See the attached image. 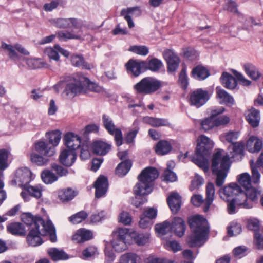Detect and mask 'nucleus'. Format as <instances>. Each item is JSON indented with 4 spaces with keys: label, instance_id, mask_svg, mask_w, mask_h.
I'll list each match as a JSON object with an SVG mask.
<instances>
[{
    "label": "nucleus",
    "instance_id": "1",
    "mask_svg": "<svg viewBox=\"0 0 263 263\" xmlns=\"http://www.w3.org/2000/svg\"><path fill=\"white\" fill-rule=\"evenodd\" d=\"M221 199L228 200L229 197L237 195L236 200L237 203L246 209L252 208L261 195V191L251 186L246 189L244 192L240 186L234 183H231L219 190Z\"/></svg>",
    "mask_w": 263,
    "mask_h": 263
},
{
    "label": "nucleus",
    "instance_id": "2",
    "mask_svg": "<svg viewBox=\"0 0 263 263\" xmlns=\"http://www.w3.org/2000/svg\"><path fill=\"white\" fill-rule=\"evenodd\" d=\"M188 223L193 234L186 238V243L190 247L202 246L209 233L207 220L203 216L195 215L188 218Z\"/></svg>",
    "mask_w": 263,
    "mask_h": 263
},
{
    "label": "nucleus",
    "instance_id": "3",
    "mask_svg": "<svg viewBox=\"0 0 263 263\" xmlns=\"http://www.w3.org/2000/svg\"><path fill=\"white\" fill-rule=\"evenodd\" d=\"M213 147V142L204 135H201L198 139L195 153L190 157L191 161L194 162L205 173L209 169L208 158Z\"/></svg>",
    "mask_w": 263,
    "mask_h": 263
},
{
    "label": "nucleus",
    "instance_id": "4",
    "mask_svg": "<svg viewBox=\"0 0 263 263\" xmlns=\"http://www.w3.org/2000/svg\"><path fill=\"white\" fill-rule=\"evenodd\" d=\"M230 167L228 156H221L220 151L214 154L212 159V170L216 176L215 183L217 187H221L224 183Z\"/></svg>",
    "mask_w": 263,
    "mask_h": 263
},
{
    "label": "nucleus",
    "instance_id": "5",
    "mask_svg": "<svg viewBox=\"0 0 263 263\" xmlns=\"http://www.w3.org/2000/svg\"><path fill=\"white\" fill-rule=\"evenodd\" d=\"M158 171L153 167L144 169L138 177V182L134 188L137 194H149L153 190V181L158 178Z\"/></svg>",
    "mask_w": 263,
    "mask_h": 263
},
{
    "label": "nucleus",
    "instance_id": "6",
    "mask_svg": "<svg viewBox=\"0 0 263 263\" xmlns=\"http://www.w3.org/2000/svg\"><path fill=\"white\" fill-rule=\"evenodd\" d=\"M66 86L63 93L66 96L74 97L86 92L87 78L82 74L76 73L66 77Z\"/></svg>",
    "mask_w": 263,
    "mask_h": 263
},
{
    "label": "nucleus",
    "instance_id": "7",
    "mask_svg": "<svg viewBox=\"0 0 263 263\" xmlns=\"http://www.w3.org/2000/svg\"><path fill=\"white\" fill-rule=\"evenodd\" d=\"M162 86L161 82L153 77L143 78L134 86L135 90L139 93L149 95L159 89Z\"/></svg>",
    "mask_w": 263,
    "mask_h": 263
},
{
    "label": "nucleus",
    "instance_id": "8",
    "mask_svg": "<svg viewBox=\"0 0 263 263\" xmlns=\"http://www.w3.org/2000/svg\"><path fill=\"white\" fill-rule=\"evenodd\" d=\"M215 196V187L213 183L209 182L206 187V198L203 199L202 195L194 194L191 197V203L196 206H200L203 204L204 212H206L209 210L210 206L212 204Z\"/></svg>",
    "mask_w": 263,
    "mask_h": 263
},
{
    "label": "nucleus",
    "instance_id": "9",
    "mask_svg": "<svg viewBox=\"0 0 263 263\" xmlns=\"http://www.w3.org/2000/svg\"><path fill=\"white\" fill-rule=\"evenodd\" d=\"M35 229L40 230L41 235H49L52 242L57 241L55 229L50 220L45 222L41 218H37L35 223Z\"/></svg>",
    "mask_w": 263,
    "mask_h": 263
},
{
    "label": "nucleus",
    "instance_id": "10",
    "mask_svg": "<svg viewBox=\"0 0 263 263\" xmlns=\"http://www.w3.org/2000/svg\"><path fill=\"white\" fill-rule=\"evenodd\" d=\"M56 35L61 41H66L68 40L76 39L81 41L87 40V34L83 29H78L74 27L71 32L60 31L57 32Z\"/></svg>",
    "mask_w": 263,
    "mask_h": 263
},
{
    "label": "nucleus",
    "instance_id": "11",
    "mask_svg": "<svg viewBox=\"0 0 263 263\" xmlns=\"http://www.w3.org/2000/svg\"><path fill=\"white\" fill-rule=\"evenodd\" d=\"M102 122L104 127L108 133L110 135H114L117 145L119 146L122 145L123 141L122 132L120 129L115 128V125L111 118L107 115H103Z\"/></svg>",
    "mask_w": 263,
    "mask_h": 263
},
{
    "label": "nucleus",
    "instance_id": "12",
    "mask_svg": "<svg viewBox=\"0 0 263 263\" xmlns=\"http://www.w3.org/2000/svg\"><path fill=\"white\" fill-rule=\"evenodd\" d=\"M32 173L27 167H21L17 169L13 180L16 185L26 187L31 180Z\"/></svg>",
    "mask_w": 263,
    "mask_h": 263
},
{
    "label": "nucleus",
    "instance_id": "13",
    "mask_svg": "<svg viewBox=\"0 0 263 263\" xmlns=\"http://www.w3.org/2000/svg\"><path fill=\"white\" fill-rule=\"evenodd\" d=\"M209 98L210 95L208 91L199 88L191 94L190 102L192 105L198 108L205 104Z\"/></svg>",
    "mask_w": 263,
    "mask_h": 263
},
{
    "label": "nucleus",
    "instance_id": "14",
    "mask_svg": "<svg viewBox=\"0 0 263 263\" xmlns=\"http://www.w3.org/2000/svg\"><path fill=\"white\" fill-rule=\"evenodd\" d=\"M34 149L36 152L46 157H52L55 153V148L44 141L36 142L34 145Z\"/></svg>",
    "mask_w": 263,
    "mask_h": 263
},
{
    "label": "nucleus",
    "instance_id": "15",
    "mask_svg": "<svg viewBox=\"0 0 263 263\" xmlns=\"http://www.w3.org/2000/svg\"><path fill=\"white\" fill-rule=\"evenodd\" d=\"M163 55L167 63L168 70L174 72L179 67L180 60L176 54L171 50H166Z\"/></svg>",
    "mask_w": 263,
    "mask_h": 263
},
{
    "label": "nucleus",
    "instance_id": "16",
    "mask_svg": "<svg viewBox=\"0 0 263 263\" xmlns=\"http://www.w3.org/2000/svg\"><path fill=\"white\" fill-rule=\"evenodd\" d=\"M44 53L50 59L55 61H58L60 59L58 53H60L66 58L69 55V53L67 50L62 48L58 44L55 45L53 47L46 48L44 50Z\"/></svg>",
    "mask_w": 263,
    "mask_h": 263
},
{
    "label": "nucleus",
    "instance_id": "17",
    "mask_svg": "<svg viewBox=\"0 0 263 263\" xmlns=\"http://www.w3.org/2000/svg\"><path fill=\"white\" fill-rule=\"evenodd\" d=\"M64 141L65 145L69 149L74 151L80 146L81 139L74 133L68 132L64 135Z\"/></svg>",
    "mask_w": 263,
    "mask_h": 263
},
{
    "label": "nucleus",
    "instance_id": "18",
    "mask_svg": "<svg viewBox=\"0 0 263 263\" xmlns=\"http://www.w3.org/2000/svg\"><path fill=\"white\" fill-rule=\"evenodd\" d=\"M141 11L140 7L137 6L122 9L120 15L123 16L124 19L127 21L129 28H132L135 26L134 23L132 19V16H139L141 15Z\"/></svg>",
    "mask_w": 263,
    "mask_h": 263
},
{
    "label": "nucleus",
    "instance_id": "19",
    "mask_svg": "<svg viewBox=\"0 0 263 263\" xmlns=\"http://www.w3.org/2000/svg\"><path fill=\"white\" fill-rule=\"evenodd\" d=\"M1 48L8 52L9 56L11 59L17 57L16 50L24 55H28L29 53L26 49L20 44H15L14 46H12L3 42L2 43Z\"/></svg>",
    "mask_w": 263,
    "mask_h": 263
},
{
    "label": "nucleus",
    "instance_id": "20",
    "mask_svg": "<svg viewBox=\"0 0 263 263\" xmlns=\"http://www.w3.org/2000/svg\"><path fill=\"white\" fill-rule=\"evenodd\" d=\"M126 66L128 71H130L135 76H138L141 70L145 69L146 62L130 60L126 64Z\"/></svg>",
    "mask_w": 263,
    "mask_h": 263
},
{
    "label": "nucleus",
    "instance_id": "21",
    "mask_svg": "<svg viewBox=\"0 0 263 263\" xmlns=\"http://www.w3.org/2000/svg\"><path fill=\"white\" fill-rule=\"evenodd\" d=\"M108 185L106 177L104 176H100L98 178L94 184V187L96 189L95 196L96 198H100L106 194Z\"/></svg>",
    "mask_w": 263,
    "mask_h": 263
},
{
    "label": "nucleus",
    "instance_id": "22",
    "mask_svg": "<svg viewBox=\"0 0 263 263\" xmlns=\"http://www.w3.org/2000/svg\"><path fill=\"white\" fill-rule=\"evenodd\" d=\"M77 158V154L74 151L64 149L59 156L60 162L66 166H70L74 162Z\"/></svg>",
    "mask_w": 263,
    "mask_h": 263
},
{
    "label": "nucleus",
    "instance_id": "23",
    "mask_svg": "<svg viewBox=\"0 0 263 263\" xmlns=\"http://www.w3.org/2000/svg\"><path fill=\"white\" fill-rule=\"evenodd\" d=\"M167 201L172 212L174 214L178 213L181 204V197L179 194L175 192L171 193Z\"/></svg>",
    "mask_w": 263,
    "mask_h": 263
},
{
    "label": "nucleus",
    "instance_id": "24",
    "mask_svg": "<svg viewBox=\"0 0 263 263\" xmlns=\"http://www.w3.org/2000/svg\"><path fill=\"white\" fill-rule=\"evenodd\" d=\"M263 145L262 140L256 136H251L247 142V149L251 153L260 151Z\"/></svg>",
    "mask_w": 263,
    "mask_h": 263
},
{
    "label": "nucleus",
    "instance_id": "25",
    "mask_svg": "<svg viewBox=\"0 0 263 263\" xmlns=\"http://www.w3.org/2000/svg\"><path fill=\"white\" fill-rule=\"evenodd\" d=\"M51 23L55 26L60 28L76 27L78 21L73 18H58L52 20Z\"/></svg>",
    "mask_w": 263,
    "mask_h": 263
},
{
    "label": "nucleus",
    "instance_id": "26",
    "mask_svg": "<svg viewBox=\"0 0 263 263\" xmlns=\"http://www.w3.org/2000/svg\"><path fill=\"white\" fill-rule=\"evenodd\" d=\"M40 235H41L40 230L36 229L34 230L32 227L27 237L28 244L33 247L42 244V241Z\"/></svg>",
    "mask_w": 263,
    "mask_h": 263
},
{
    "label": "nucleus",
    "instance_id": "27",
    "mask_svg": "<svg viewBox=\"0 0 263 263\" xmlns=\"http://www.w3.org/2000/svg\"><path fill=\"white\" fill-rule=\"evenodd\" d=\"M220 81L222 85L228 89H234L237 84L235 78L227 72L222 73Z\"/></svg>",
    "mask_w": 263,
    "mask_h": 263
},
{
    "label": "nucleus",
    "instance_id": "28",
    "mask_svg": "<svg viewBox=\"0 0 263 263\" xmlns=\"http://www.w3.org/2000/svg\"><path fill=\"white\" fill-rule=\"evenodd\" d=\"M216 92L217 98L219 100V102L221 104L224 103L229 105L234 104V100L233 98L224 89L217 87Z\"/></svg>",
    "mask_w": 263,
    "mask_h": 263
},
{
    "label": "nucleus",
    "instance_id": "29",
    "mask_svg": "<svg viewBox=\"0 0 263 263\" xmlns=\"http://www.w3.org/2000/svg\"><path fill=\"white\" fill-rule=\"evenodd\" d=\"M246 119L253 127H257L260 120L259 111L255 108L248 110L246 113Z\"/></svg>",
    "mask_w": 263,
    "mask_h": 263
},
{
    "label": "nucleus",
    "instance_id": "30",
    "mask_svg": "<svg viewBox=\"0 0 263 263\" xmlns=\"http://www.w3.org/2000/svg\"><path fill=\"white\" fill-rule=\"evenodd\" d=\"M143 120L144 123L156 127L160 126H169L170 125L168 121L163 118L145 117L143 118Z\"/></svg>",
    "mask_w": 263,
    "mask_h": 263
},
{
    "label": "nucleus",
    "instance_id": "31",
    "mask_svg": "<svg viewBox=\"0 0 263 263\" xmlns=\"http://www.w3.org/2000/svg\"><path fill=\"white\" fill-rule=\"evenodd\" d=\"M155 149L158 155L163 156L171 152L172 145L166 140H160L156 145Z\"/></svg>",
    "mask_w": 263,
    "mask_h": 263
},
{
    "label": "nucleus",
    "instance_id": "32",
    "mask_svg": "<svg viewBox=\"0 0 263 263\" xmlns=\"http://www.w3.org/2000/svg\"><path fill=\"white\" fill-rule=\"evenodd\" d=\"M209 70L202 65H198L194 68L192 71V76L196 79L204 80L209 76Z\"/></svg>",
    "mask_w": 263,
    "mask_h": 263
},
{
    "label": "nucleus",
    "instance_id": "33",
    "mask_svg": "<svg viewBox=\"0 0 263 263\" xmlns=\"http://www.w3.org/2000/svg\"><path fill=\"white\" fill-rule=\"evenodd\" d=\"M92 148L95 154L99 155H104L109 151L110 145L103 141H97L93 142Z\"/></svg>",
    "mask_w": 263,
    "mask_h": 263
},
{
    "label": "nucleus",
    "instance_id": "34",
    "mask_svg": "<svg viewBox=\"0 0 263 263\" xmlns=\"http://www.w3.org/2000/svg\"><path fill=\"white\" fill-rule=\"evenodd\" d=\"M61 132L59 130H54L46 133V135L49 139V143L55 148L57 146L61 138Z\"/></svg>",
    "mask_w": 263,
    "mask_h": 263
},
{
    "label": "nucleus",
    "instance_id": "35",
    "mask_svg": "<svg viewBox=\"0 0 263 263\" xmlns=\"http://www.w3.org/2000/svg\"><path fill=\"white\" fill-rule=\"evenodd\" d=\"M27 65L32 69L48 68L49 65L40 59L27 58L25 59Z\"/></svg>",
    "mask_w": 263,
    "mask_h": 263
},
{
    "label": "nucleus",
    "instance_id": "36",
    "mask_svg": "<svg viewBox=\"0 0 263 263\" xmlns=\"http://www.w3.org/2000/svg\"><path fill=\"white\" fill-rule=\"evenodd\" d=\"M76 195V192L70 188L62 189L58 191V198L63 202L72 199Z\"/></svg>",
    "mask_w": 263,
    "mask_h": 263
},
{
    "label": "nucleus",
    "instance_id": "37",
    "mask_svg": "<svg viewBox=\"0 0 263 263\" xmlns=\"http://www.w3.org/2000/svg\"><path fill=\"white\" fill-rule=\"evenodd\" d=\"M246 73L253 80L258 79L261 76L257 68L252 64L247 63L244 64Z\"/></svg>",
    "mask_w": 263,
    "mask_h": 263
},
{
    "label": "nucleus",
    "instance_id": "38",
    "mask_svg": "<svg viewBox=\"0 0 263 263\" xmlns=\"http://www.w3.org/2000/svg\"><path fill=\"white\" fill-rule=\"evenodd\" d=\"M7 230L13 235H24L26 231L23 225L20 223H12L7 226Z\"/></svg>",
    "mask_w": 263,
    "mask_h": 263
},
{
    "label": "nucleus",
    "instance_id": "39",
    "mask_svg": "<svg viewBox=\"0 0 263 263\" xmlns=\"http://www.w3.org/2000/svg\"><path fill=\"white\" fill-rule=\"evenodd\" d=\"M132 164V162L129 160L122 161L116 168V174L119 176L125 175L130 169Z\"/></svg>",
    "mask_w": 263,
    "mask_h": 263
},
{
    "label": "nucleus",
    "instance_id": "40",
    "mask_svg": "<svg viewBox=\"0 0 263 263\" xmlns=\"http://www.w3.org/2000/svg\"><path fill=\"white\" fill-rule=\"evenodd\" d=\"M48 253L51 258L55 261L68 258L67 254L64 251L55 248L49 249Z\"/></svg>",
    "mask_w": 263,
    "mask_h": 263
},
{
    "label": "nucleus",
    "instance_id": "41",
    "mask_svg": "<svg viewBox=\"0 0 263 263\" xmlns=\"http://www.w3.org/2000/svg\"><path fill=\"white\" fill-rule=\"evenodd\" d=\"M72 64L76 67H82L86 69H90L91 66L85 61L82 55L73 54L71 57Z\"/></svg>",
    "mask_w": 263,
    "mask_h": 263
},
{
    "label": "nucleus",
    "instance_id": "42",
    "mask_svg": "<svg viewBox=\"0 0 263 263\" xmlns=\"http://www.w3.org/2000/svg\"><path fill=\"white\" fill-rule=\"evenodd\" d=\"M41 178L46 184H51L58 180V176L50 170H45L41 173Z\"/></svg>",
    "mask_w": 263,
    "mask_h": 263
},
{
    "label": "nucleus",
    "instance_id": "43",
    "mask_svg": "<svg viewBox=\"0 0 263 263\" xmlns=\"http://www.w3.org/2000/svg\"><path fill=\"white\" fill-rule=\"evenodd\" d=\"M155 229L156 232L161 236L164 235L171 231L170 222L167 220L156 224Z\"/></svg>",
    "mask_w": 263,
    "mask_h": 263
},
{
    "label": "nucleus",
    "instance_id": "44",
    "mask_svg": "<svg viewBox=\"0 0 263 263\" xmlns=\"http://www.w3.org/2000/svg\"><path fill=\"white\" fill-rule=\"evenodd\" d=\"M171 231L179 237H181V217H174L170 222Z\"/></svg>",
    "mask_w": 263,
    "mask_h": 263
},
{
    "label": "nucleus",
    "instance_id": "45",
    "mask_svg": "<svg viewBox=\"0 0 263 263\" xmlns=\"http://www.w3.org/2000/svg\"><path fill=\"white\" fill-rule=\"evenodd\" d=\"M163 66V63L161 60L157 58H153L148 62H146L145 69H147L153 72L159 71Z\"/></svg>",
    "mask_w": 263,
    "mask_h": 263
},
{
    "label": "nucleus",
    "instance_id": "46",
    "mask_svg": "<svg viewBox=\"0 0 263 263\" xmlns=\"http://www.w3.org/2000/svg\"><path fill=\"white\" fill-rule=\"evenodd\" d=\"M9 152L4 149H0V177L3 176V171L8 167Z\"/></svg>",
    "mask_w": 263,
    "mask_h": 263
},
{
    "label": "nucleus",
    "instance_id": "47",
    "mask_svg": "<svg viewBox=\"0 0 263 263\" xmlns=\"http://www.w3.org/2000/svg\"><path fill=\"white\" fill-rule=\"evenodd\" d=\"M30 159L32 162L39 166L45 165L49 160L46 157H43L35 152H32L30 154Z\"/></svg>",
    "mask_w": 263,
    "mask_h": 263
},
{
    "label": "nucleus",
    "instance_id": "48",
    "mask_svg": "<svg viewBox=\"0 0 263 263\" xmlns=\"http://www.w3.org/2000/svg\"><path fill=\"white\" fill-rule=\"evenodd\" d=\"M229 149L233 157L237 155L241 156L243 152L244 145L242 142H234L229 146Z\"/></svg>",
    "mask_w": 263,
    "mask_h": 263
},
{
    "label": "nucleus",
    "instance_id": "49",
    "mask_svg": "<svg viewBox=\"0 0 263 263\" xmlns=\"http://www.w3.org/2000/svg\"><path fill=\"white\" fill-rule=\"evenodd\" d=\"M130 237L133 238L136 244L139 246H142L146 244L148 241V235L142 234H138L136 232H133L130 234Z\"/></svg>",
    "mask_w": 263,
    "mask_h": 263
},
{
    "label": "nucleus",
    "instance_id": "50",
    "mask_svg": "<svg viewBox=\"0 0 263 263\" xmlns=\"http://www.w3.org/2000/svg\"><path fill=\"white\" fill-rule=\"evenodd\" d=\"M112 248L117 252H122L127 248L126 240L113 238L111 241Z\"/></svg>",
    "mask_w": 263,
    "mask_h": 263
},
{
    "label": "nucleus",
    "instance_id": "51",
    "mask_svg": "<svg viewBox=\"0 0 263 263\" xmlns=\"http://www.w3.org/2000/svg\"><path fill=\"white\" fill-rule=\"evenodd\" d=\"M129 235V230L124 228H118L112 233L113 238L126 240V237Z\"/></svg>",
    "mask_w": 263,
    "mask_h": 263
},
{
    "label": "nucleus",
    "instance_id": "52",
    "mask_svg": "<svg viewBox=\"0 0 263 263\" xmlns=\"http://www.w3.org/2000/svg\"><path fill=\"white\" fill-rule=\"evenodd\" d=\"M88 215L84 211H81L69 218V220L73 224H78L85 220Z\"/></svg>",
    "mask_w": 263,
    "mask_h": 263
},
{
    "label": "nucleus",
    "instance_id": "53",
    "mask_svg": "<svg viewBox=\"0 0 263 263\" xmlns=\"http://www.w3.org/2000/svg\"><path fill=\"white\" fill-rule=\"evenodd\" d=\"M239 183L244 187L245 189L251 187V177L247 173L241 174L238 178Z\"/></svg>",
    "mask_w": 263,
    "mask_h": 263
},
{
    "label": "nucleus",
    "instance_id": "54",
    "mask_svg": "<svg viewBox=\"0 0 263 263\" xmlns=\"http://www.w3.org/2000/svg\"><path fill=\"white\" fill-rule=\"evenodd\" d=\"M237 196V195H234L233 196H232V197H230V198L229 197V199H228V200L222 199L223 200L229 202L228 204V211L229 214H231L235 213V204L242 207V205L238 204L235 200Z\"/></svg>",
    "mask_w": 263,
    "mask_h": 263
},
{
    "label": "nucleus",
    "instance_id": "55",
    "mask_svg": "<svg viewBox=\"0 0 263 263\" xmlns=\"http://www.w3.org/2000/svg\"><path fill=\"white\" fill-rule=\"evenodd\" d=\"M128 50L143 56L146 55L148 53V49L145 46H132L130 47Z\"/></svg>",
    "mask_w": 263,
    "mask_h": 263
},
{
    "label": "nucleus",
    "instance_id": "56",
    "mask_svg": "<svg viewBox=\"0 0 263 263\" xmlns=\"http://www.w3.org/2000/svg\"><path fill=\"white\" fill-rule=\"evenodd\" d=\"M38 217H34L30 213H24L21 216L22 221L28 226H33L35 228V223L39 218Z\"/></svg>",
    "mask_w": 263,
    "mask_h": 263
},
{
    "label": "nucleus",
    "instance_id": "57",
    "mask_svg": "<svg viewBox=\"0 0 263 263\" xmlns=\"http://www.w3.org/2000/svg\"><path fill=\"white\" fill-rule=\"evenodd\" d=\"M183 56L185 58L193 61L197 58L198 53L194 48L188 47L184 49Z\"/></svg>",
    "mask_w": 263,
    "mask_h": 263
},
{
    "label": "nucleus",
    "instance_id": "58",
    "mask_svg": "<svg viewBox=\"0 0 263 263\" xmlns=\"http://www.w3.org/2000/svg\"><path fill=\"white\" fill-rule=\"evenodd\" d=\"M42 191L41 186H27V192L29 195L36 198H39L42 196Z\"/></svg>",
    "mask_w": 263,
    "mask_h": 263
},
{
    "label": "nucleus",
    "instance_id": "59",
    "mask_svg": "<svg viewBox=\"0 0 263 263\" xmlns=\"http://www.w3.org/2000/svg\"><path fill=\"white\" fill-rule=\"evenodd\" d=\"M202 128L204 131H207L215 126L214 118L210 117L201 121L200 123Z\"/></svg>",
    "mask_w": 263,
    "mask_h": 263
},
{
    "label": "nucleus",
    "instance_id": "60",
    "mask_svg": "<svg viewBox=\"0 0 263 263\" xmlns=\"http://www.w3.org/2000/svg\"><path fill=\"white\" fill-rule=\"evenodd\" d=\"M87 88L89 90L97 93H101L104 91L101 86L95 83L90 82L88 78H87V83H86V89Z\"/></svg>",
    "mask_w": 263,
    "mask_h": 263
},
{
    "label": "nucleus",
    "instance_id": "61",
    "mask_svg": "<svg viewBox=\"0 0 263 263\" xmlns=\"http://www.w3.org/2000/svg\"><path fill=\"white\" fill-rule=\"evenodd\" d=\"M80 235H83V238L84 241H87L92 238V233L91 231L81 228L77 230L76 232V236L78 237Z\"/></svg>",
    "mask_w": 263,
    "mask_h": 263
},
{
    "label": "nucleus",
    "instance_id": "62",
    "mask_svg": "<svg viewBox=\"0 0 263 263\" xmlns=\"http://www.w3.org/2000/svg\"><path fill=\"white\" fill-rule=\"evenodd\" d=\"M134 194L135 197L133 200V204L135 206L138 207L147 201V198L145 197L147 194H137L135 192Z\"/></svg>",
    "mask_w": 263,
    "mask_h": 263
},
{
    "label": "nucleus",
    "instance_id": "63",
    "mask_svg": "<svg viewBox=\"0 0 263 263\" xmlns=\"http://www.w3.org/2000/svg\"><path fill=\"white\" fill-rule=\"evenodd\" d=\"M241 232V227L238 223H233L228 228V234L230 236L238 235Z\"/></svg>",
    "mask_w": 263,
    "mask_h": 263
},
{
    "label": "nucleus",
    "instance_id": "64",
    "mask_svg": "<svg viewBox=\"0 0 263 263\" xmlns=\"http://www.w3.org/2000/svg\"><path fill=\"white\" fill-rule=\"evenodd\" d=\"M118 219L119 221L124 225H128L132 222V217L127 212L123 211L120 213Z\"/></svg>",
    "mask_w": 263,
    "mask_h": 263
}]
</instances>
